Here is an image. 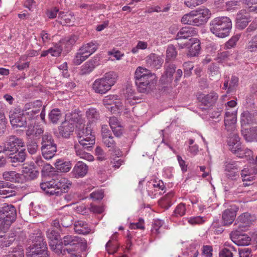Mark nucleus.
<instances>
[{
	"mask_svg": "<svg viewBox=\"0 0 257 257\" xmlns=\"http://www.w3.org/2000/svg\"><path fill=\"white\" fill-rule=\"evenodd\" d=\"M135 83L139 92L148 93L155 88L157 81L154 73L142 67H138L135 73Z\"/></svg>",
	"mask_w": 257,
	"mask_h": 257,
	"instance_id": "obj_1",
	"label": "nucleus"
},
{
	"mask_svg": "<svg viewBox=\"0 0 257 257\" xmlns=\"http://www.w3.org/2000/svg\"><path fill=\"white\" fill-rule=\"evenodd\" d=\"M72 185L70 181L65 178L52 179L49 181L42 182L40 187L46 194L53 195L59 194V192L67 193Z\"/></svg>",
	"mask_w": 257,
	"mask_h": 257,
	"instance_id": "obj_2",
	"label": "nucleus"
},
{
	"mask_svg": "<svg viewBox=\"0 0 257 257\" xmlns=\"http://www.w3.org/2000/svg\"><path fill=\"white\" fill-rule=\"evenodd\" d=\"M76 125L77 136L79 138V143L82 148L87 150H90L95 144V137L94 133L88 125L85 127L84 120L81 118L78 119Z\"/></svg>",
	"mask_w": 257,
	"mask_h": 257,
	"instance_id": "obj_3",
	"label": "nucleus"
},
{
	"mask_svg": "<svg viewBox=\"0 0 257 257\" xmlns=\"http://www.w3.org/2000/svg\"><path fill=\"white\" fill-rule=\"evenodd\" d=\"M232 22L227 17H218L212 19L209 24L210 32L216 37L223 38L229 35Z\"/></svg>",
	"mask_w": 257,
	"mask_h": 257,
	"instance_id": "obj_4",
	"label": "nucleus"
},
{
	"mask_svg": "<svg viewBox=\"0 0 257 257\" xmlns=\"http://www.w3.org/2000/svg\"><path fill=\"white\" fill-rule=\"evenodd\" d=\"M117 79V74L113 71L106 73L102 78L97 79L92 85L95 92L104 94L111 89Z\"/></svg>",
	"mask_w": 257,
	"mask_h": 257,
	"instance_id": "obj_5",
	"label": "nucleus"
},
{
	"mask_svg": "<svg viewBox=\"0 0 257 257\" xmlns=\"http://www.w3.org/2000/svg\"><path fill=\"white\" fill-rule=\"evenodd\" d=\"M17 217V211L13 205H6L0 210V231H6Z\"/></svg>",
	"mask_w": 257,
	"mask_h": 257,
	"instance_id": "obj_6",
	"label": "nucleus"
},
{
	"mask_svg": "<svg viewBox=\"0 0 257 257\" xmlns=\"http://www.w3.org/2000/svg\"><path fill=\"white\" fill-rule=\"evenodd\" d=\"M66 248L68 253L84 250L87 247L86 240L79 237L72 235H66L61 242Z\"/></svg>",
	"mask_w": 257,
	"mask_h": 257,
	"instance_id": "obj_7",
	"label": "nucleus"
},
{
	"mask_svg": "<svg viewBox=\"0 0 257 257\" xmlns=\"http://www.w3.org/2000/svg\"><path fill=\"white\" fill-rule=\"evenodd\" d=\"M42 106L43 102L40 100L30 101L25 104L23 111L29 119H34L39 115Z\"/></svg>",
	"mask_w": 257,
	"mask_h": 257,
	"instance_id": "obj_8",
	"label": "nucleus"
},
{
	"mask_svg": "<svg viewBox=\"0 0 257 257\" xmlns=\"http://www.w3.org/2000/svg\"><path fill=\"white\" fill-rule=\"evenodd\" d=\"M24 111L20 108H16L10 111L9 117L13 127H26L27 118Z\"/></svg>",
	"mask_w": 257,
	"mask_h": 257,
	"instance_id": "obj_9",
	"label": "nucleus"
},
{
	"mask_svg": "<svg viewBox=\"0 0 257 257\" xmlns=\"http://www.w3.org/2000/svg\"><path fill=\"white\" fill-rule=\"evenodd\" d=\"M256 219L255 216L248 212H245L237 217L234 225L236 226V229L241 231H245Z\"/></svg>",
	"mask_w": 257,
	"mask_h": 257,
	"instance_id": "obj_10",
	"label": "nucleus"
},
{
	"mask_svg": "<svg viewBox=\"0 0 257 257\" xmlns=\"http://www.w3.org/2000/svg\"><path fill=\"white\" fill-rule=\"evenodd\" d=\"M193 26H200L206 23L211 15L210 11L208 9H199L192 11Z\"/></svg>",
	"mask_w": 257,
	"mask_h": 257,
	"instance_id": "obj_11",
	"label": "nucleus"
},
{
	"mask_svg": "<svg viewBox=\"0 0 257 257\" xmlns=\"http://www.w3.org/2000/svg\"><path fill=\"white\" fill-rule=\"evenodd\" d=\"M224 166L225 174L228 179L235 180L239 177L240 168L236 162L226 161Z\"/></svg>",
	"mask_w": 257,
	"mask_h": 257,
	"instance_id": "obj_12",
	"label": "nucleus"
},
{
	"mask_svg": "<svg viewBox=\"0 0 257 257\" xmlns=\"http://www.w3.org/2000/svg\"><path fill=\"white\" fill-rule=\"evenodd\" d=\"M25 147V143L22 139L15 136H10L5 144V149L7 151L13 153L18 151L20 148Z\"/></svg>",
	"mask_w": 257,
	"mask_h": 257,
	"instance_id": "obj_13",
	"label": "nucleus"
},
{
	"mask_svg": "<svg viewBox=\"0 0 257 257\" xmlns=\"http://www.w3.org/2000/svg\"><path fill=\"white\" fill-rule=\"evenodd\" d=\"M241 230L236 229L230 233L232 240L237 245L240 246L248 245L251 241V238L247 234H240Z\"/></svg>",
	"mask_w": 257,
	"mask_h": 257,
	"instance_id": "obj_14",
	"label": "nucleus"
},
{
	"mask_svg": "<svg viewBox=\"0 0 257 257\" xmlns=\"http://www.w3.org/2000/svg\"><path fill=\"white\" fill-rule=\"evenodd\" d=\"M27 154L25 149H22L20 151H17L11 153L8 157L10 162L13 163L14 166H17L20 163H23L26 158Z\"/></svg>",
	"mask_w": 257,
	"mask_h": 257,
	"instance_id": "obj_15",
	"label": "nucleus"
},
{
	"mask_svg": "<svg viewBox=\"0 0 257 257\" xmlns=\"http://www.w3.org/2000/svg\"><path fill=\"white\" fill-rule=\"evenodd\" d=\"M241 133L248 142H257V126H249L241 128Z\"/></svg>",
	"mask_w": 257,
	"mask_h": 257,
	"instance_id": "obj_16",
	"label": "nucleus"
},
{
	"mask_svg": "<svg viewBox=\"0 0 257 257\" xmlns=\"http://www.w3.org/2000/svg\"><path fill=\"white\" fill-rule=\"evenodd\" d=\"M218 97V96L216 93L211 92L207 94H199L198 97V99L203 105L207 107H210L216 102Z\"/></svg>",
	"mask_w": 257,
	"mask_h": 257,
	"instance_id": "obj_17",
	"label": "nucleus"
},
{
	"mask_svg": "<svg viewBox=\"0 0 257 257\" xmlns=\"http://www.w3.org/2000/svg\"><path fill=\"white\" fill-rule=\"evenodd\" d=\"M249 14L245 10L239 11L236 17V24L237 28L243 29L245 28L250 21Z\"/></svg>",
	"mask_w": 257,
	"mask_h": 257,
	"instance_id": "obj_18",
	"label": "nucleus"
},
{
	"mask_svg": "<svg viewBox=\"0 0 257 257\" xmlns=\"http://www.w3.org/2000/svg\"><path fill=\"white\" fill-rule=\"evenodd\" d=\"M254 123H256L255 113L250 112L248 111H244L241 114V128L252 126Z\"/></svg>",
	"mask_w": 257,
	"mask_h": 257,
	"instance_id": "obj_19",
	"label": "nucleus"
},
{
	"mask_svg": "<svg viewBox=\"0 0 257 257\" xmlns=\"http://www.w3.org/2000/svg\"><path fill=\"white\" fill-rule=\"evenodd\" d=\"M88 166L81 161H78L74 166L71 174L76 178H82L85 176L88 172Z\"/></svg>",
	"mask_w": 257,
	"mask_h": 257,
	"instance_id": "obj_20",
	"label": "nucleus"
},
{
	"mask_svg": "<svg viewBox=\"0 0 257 257\" xmlns=\"http://www.w3.org/2000/svg\"><path fill=\"white\" fill-rule=\"evenodd\" d=\"M228 145L229 149L233 153H236L241 151L240 138L237 134H233L228 136Z\"/></svg>",
	"mask_w": 257,
	"mask_h": 257,
	"instance_id": "obj_21",
	"label": "nucleus"
},
{
	"mask_svg": "<svg viewBox=\"0 0 257 257\" xmlns=\"http://www.w3.org/2000/svg\"><path fill=\"white\" fill-rule=\"evenodd\" d=\"M148 67L155 69H159L163 63V60L158 55L152 53L145 59Z\"/></svg>",
	"mask_w": 257,
	"mask_h": 257,
	"instance_id": "obj_22",
	"label": "nucleus"
},
{
	"mask_svg": "<svg viewBox=\"0 0 257 257\" xmlns=\"http://www.w3.org/2000/svg\"><path fill=\"white\" fill-rule=\"evenodd\" d=\"M165 71L162 76L160 81L164 84L170 83L172 82L174 73L176 70V66L174 64H168L165 65Z\"/></svg>",
	"mask_w": 257,
	"mask_h": 257,
	"instance_id": "obj_23",
	"label": "nucleus"
},
{
	"mask_svg": "<svg viewBox=\"0 0 257 257\" xmlns=\"http://www.w3.org/2000/svg\"><path fill=\"white\" fill-rule=\"evenodd\" d=\"M190 46L188 47L187 53L188 57H196L199 54L201 50L200 42L198 39H190Z\"/></svg>",
	"mask_w": 257,
	"mask_h": 257,
	"instance_id": "obj_24",
	"label": "nucleus"
},
{
	"mask_svg": "<svg viewBox=\"0 0 257 257\" xmlns=\"http://www.w3.org/2000/svg\"><path fill=\"white\" fill-rule=\"evenodd\" d=\"M3 177L6 180L14 183H22L23 175L15 171H6L3 173Z\"/></svg>",
	"mask_w": 257,
	"mask_h": 257,
	"instance_id": "obj_25",
	"label": "nucleus"
},
{
	"mask_svg": "<svg viewBox=\"0 0 257 257\" xmlns=\"http://www.w3.org/2000/svg\"><path fill=\"white\" fill-rule=\"evenodd\" d=\"M197 34L195 29L191 27H185L181 28L176 36V39H186L192 37Z\"/></svg>",
	"mask_w": 257,
	"mask_h": 257,
	"instance_id": "obj_26",
	"label": "nucleus"
},
{
	"mask_svg": "<svg viewBox=\"0 0 257 257\" xmlns=\"http://www.w3.org/2000/svg\"><path fill=\"white\" fill-rule=\"evenodd\" d=\"M236 211L234 208L225 209L222 215V220L224 225L231 224L235 219Z\"/></svg>",
	"mask_w": 257,
	"mask_h": 257,
	"instance_id": "obj_27",
	"label": "nucleus"
},
{
	"mask_svg": "<svg viewBox=\"0 0 257 257\" xmlns=\"http://www.w3.org/2000/svg\"><path fill=\"white\" fill-rule=\"evenodd\" d=\"M59 131L63 137L68 138L74 131V125L71 123L65 121L59 126Z\"/></svg>",
	"mask_w": 257,
	"mask_h": 257,
	"instance_id": "obj_28",
	"label": "nucleus"
},
{
	"mask_svg": "<svg viewBox=\"0 0 257 257\" xmlns=\"http://www.w3.org/2000/svg\"><path fill=\"white\" fill-rule=\"evenodd\" d=\"M75 231L81 234H87L90 233L91 229L87 223L81 220L75 221L74 224Z\"/></svg>",
	"mask_w": 257,
	"mask_h": 257,
	"instance_id": "obj_29",
	"label": "nucleus"
},
{
	"mask_svg": "<svg viewBox=\"0 0 257 257\" xmlns=\"http://www.w3.org/2000/svg\"><path fill=\"white\" fill-rule=\"evenodd\" d=\"M41 151L45 159L47 160L51 159L55 155L57 152V145L41 147Z\"/></svg>",
	"mask_w": 257,
	"mask_h": 257,
	"instance_id": "obj_30",
	"label": "nucleus"
},
{
	"mask_svg": "<svg viewBox=\"0 0 257 257\" xmlns=\"http://www.w3.org/2000/svg\"><path fill=\"white\" fill-rule=\"evenodd\" d=\"M38 246L41 248L42 250H44L45 248H47V244L46 242L44 241V238L40 235L35 237L33 240V244L31 248V252H38Z\"/></svg>",
	"mask_w": 257,
	"mask_h": 257,
	"instance_id": "obj_31",
	"label": "nucleus"
},
{
	"mask_svg": "<svg viewBox=\"0 0 257 257\" xmlns=\"http://www.w3.org/2000/svg\"><path fill=\"white\" fill-rule=\"evenodd\" d=\"M74 149L76 155L79 156L81 158L84 159L88 161H92L93 160V156L89 153H86L84 151L85 149L82 148L81 145H80L78 144H75L74 145Z\"/></svg>",
	"mask_w": 257,
	"mask_h": 257,
	"instance_id": "obj_32",
	"label": "nucleus"
},
{
	"mask_svg": "<svg viewBox=\"0 0 257 257\" xmlns=\"http://www.w3.org/2000/svg\"><path fill=\"white\" fill-rule=\"evenodd\" d=\"M98 49V44L96 42H91L83 45L80 49L79 51L82 52L89 56L93 54Z\"/></svg>",
	"mask_w": 257,
	"mask_h": 257,
	"instance_id": "obj_33",
	"label": "nucleus"
},
{
	"mask_svg": "<svg viewBox=\"0 0 257 257\" xmlns=\"http://www.w3.org/2000/svg\"><path fill=\"white\" fill-rule=\"evenodd\" d=\"M17 190L16 186L8 183V185H6L5 189L0 190V194L5 196L4 197L5 198L12 197L16 195Z\"/></svg>",
	"mask_w": 257,
	"mask_h": 257,
	"instance_id": "obj_34",
	"label": "nucleus"
},
{
	"mask_svg": "<svg viewBox=\"0 0 257 257\" xmlns=\"http://www.w3.org/2000/svg\"><path fill=\"white\" fill-rule=\"evenodd\" d=\"M56 168L62 172H67L71 168V163L70 161H65L64 160L59 159L55 164Z\"/></svg>",
	"mask_w": 257,
	"mask_h": 257,
	"instance_id": "obj_35",
	"label": "nucleus"
},
{
	"mask_svg": "<svg viewBox=\"0 0 257 257\" xmlns=\"http://www.w3.org/2000/svg\"><path fill=\"white\" fill-rule=\"evenodd\" d=\"M86 116L89 121L93 122L99 119L100 113L96 108L90 107L86 111Z\"/></svg>",
	"mask_w": 257,
	"mask_h": 257,
	"instance_id": "obj_36",
	"label": "nucleus"
},
{
	"mask_svg": "<svg viewBox=\"0 0 257 257\" xmlns=\"http://www.w3.org/2000/svg\"><path fill=\"white\" fill-rule=\"evenodd\" d=\"M58 18L61 19L59 23L61 25H66L71 23L72 20L74 19V15L71 13H65L64 12H60L58 14Z\"/></svg>",
	"mask_w": 257,
	"mask_h": 257,
	"instance_id": "obj_37",
	"label": "nucleus"
},
{
	"mask_svg": "<svg viewBox=\"0 0 257 257\" xmlns=\"http://www.w3.org/2000/svg\"><path fill=\"white\" fill-rule=\"evenodd\" d=\"M208 71L211 79H218L220 77L219 68L216 64L212 63L209 65Z\"/></svg>",
	"mask_w": 257,
	"mask_h": 257,
	"instance_id": "obj_38",
	"label": "nucleus"
},
{
	"mask_svg": "<svg viewBox=\"0 0 257 257\" xmlns=\"http://www.w3.org/2000/svg\"><path fill=\"white\" fill-rule=\"evenodd\" d=\"M146 187H149V189H155L158 190H161L162 191L165 188L163 182L160 180L158 181L156 180H151L147 183Z\"/></svg>",
	"mask_w": 257,
	"mask_h": 257,
	"instance_id": "obj_39",
	"label": "nucleus"
},
{
	"mask_svg": "<svg viewBox=\"0 0 257 257\" xmlns=\"http://www.w3.org/2000/svg\"><path fill=\"white\" fill-rule=\"evenodd\" d=\"M61 116V110L58 108L53 109L49 113V119L53 123H57Z\"/></svg>",
	"mask_w": 257,
	"mask_h": 257,
	"instance_id": "obj_40",
	"label": "nucleus"
},
{
	"mask_svg": "<svg viewBox=\"0 0 257 257\" xmlns=\"http://www.w3.org/2000/svg\"><path fill=\"white\" fill-rule=\"evenodd\" d=\"M63 244L58 243L57 242H50L51 249L58 254H64L66 251V248L63 246Z\"/></svg>",
	"mask_w": 257,
	"mask_h": 257,
	"instance_id": "obj_41",
	"label": "nucleus"
},
{
	"mask_svg": "<svg viewBox=\"0 0 257 257\" xmlns=\"http://www.w3.org/2000/svg\"><path fill=\"white\" fill-rule=\"evenodd\" d=\"M95 67L94 62L93 60H89L86 62L81 67L80 74L86 75L90 73Z\"/></svg>",
	"mask_w": 257,
	"mask_h": 257,
	"instance_id": "obj_42",
	"label": "nucleus"
},
{
	"mask_svg": "<svg viewBox=\"0 0 257 257\" xmlns=\"http://www.w3.org/2000/svg\"><path fill=\"white\" fill-rule=\"evenodd\" d=\"M41 147L56 145L53 139L52 135L48 133H46L42 138Z\"/></svg>",
	"mask_w": 257,
	"mask_h": 257,
	"instance_id": "obj_43",
	"label": "nucleus"
},
{
	"mask_svg": "<svg viewBox=\"0 0 257 257\" xmlns=\"http://www.w3.org/2000/svg\"><path fill=\"white\" fill-rule=\"evenodd\" d=\"M177 54L175 47L173 45H169L166 51V60L174 59L176 57Z\"/></svg>",
	"mask_w": 257,
	"mask_h": 257,
	"instance_id": "obj_44",
	"label": "nucleus"
},
{
	"mask_svg": "<svg viewBox=\"0 0 257 257\" xmlns=\"http://www.w3.org/2000/svg\"><path fill=\"white\" fill-rule=\"evenodd\" d=\"M27 148L28 152L33 155L36 153L38 150V145L37 143L33 140H30L27 143Z\"/></svg>",
	"mask_w": 257,
	"mask_h": 257,
	"instance_id": "obj_45",
	"label": "nucleus"
},
{
	"mask_svg": "<svg viewBox=\"0 0 257 257\" xmlns=\"http://www.w3.org/2000/svg\"><path fill=\"white\" fill-rule=\"evenodd\" d=\"M238 85V78L236 76L232 75L229 81V87L227 90V93H230L235 90Z\"/></svg>",
	"mask_w": 257,
	"mask_h": 257,
	"instance_id": "obj_46",
	"label": "nucleus"
},
{
	"mask_svg": "<svg viewBox=\"0 0 257 257\" xmlns=\"http://www.w3.org/2000/svg\"><path fill=\"white\" fill-rule=\"evenodd\" d=\"M61 222V224L63 227L67 228L71 226L72 223V217L69 215H64L63 216L58 217Z\"/></svg>",
	"mask_w": 257,
	"mask_h": 257,
	"instance_id": "obj_47",
	"label": "nucleus"
},
{
	"mask_svg": "<svg viewBox=\"0 0 257 257\" xmlns=\"http://www.w3.org/2000/svg\"><path fill=\"white\" fill-rule=\"evenodd\" d=\"M240 35L238 34L233 36L225 44L226 49H231L236 46L237 42L239 40Z\"/></svg>",
	"mask_w": 257,
	"mask_h": 257,
	"instance_id": "obj_48",
	"label": "nucleus"
},
{
	"mask_svg": "<svg viewBox=\"0 0 257 257\" xmlns=\"http://www.w3.org/2000/svg\"><path fill=\"white\" fill-rule=\"evenodd\" d=\"M224 121L226 123L236 122V111H226Z\"/></svg>",
	"mask_w": 257,
	"mask_h": 257,
	"instance_id": "obj_49",
	"label": "nucleus"
},
{
	"mask_svg": "<svg viewBox=\"0 0 257 257\" xmlns=\"http://www.w3.org/2000/svg\"><path fill=\"white\" fill-rule=\"evenodd\" d=\"M207 0H184V5L190 9H193L194 8L198 6Z\"/></svg>",
	"mask_w": 257,
	"mask_h": 257,
	"instance_id": "obj_50",
	"label": "nucleus"
},
{
	"mask_svg": "<svg viewBox=\"0 0 257 257\" xmlns=\"http://www.w3.org/2000/svg\"><path fill=\"white\" fill-rule=\"evenodd\" d=\"M89 55H86L83 53L82 52H80L77 53L75 57L73 59V63L75 65H80L82 62L85 61L88 57Z\"/></svg>",
	"mask_w": 257,
	"mask_h": 257,
	"instance_id": "obj_51",
	"label": "nucleus"
},
{
	"mask_svg": "<svg viewBox=\"0 0 257 257\" xmlns=\"http://www.w3.org/2000/svg\"><path fill=\"white\" fill-rule=\"evenodd\" d=\"M246 48L250 52L257 51V34L248 42Z\"/></svg>",
	"mask_w": 257,
	"mask_h": 257,
	"instance_id": "obj_52",
	"label": "nucleus"
},
{
	"mask_svg": "<svg viewBox=\"0 0 257 257\" xmlns=\"http://www.w3.org/2000/svg\"><path fill=\"white\" fill-rule=\"evenodd\" d=\"M184 72V77H189L191 74V71L194 66L191 62H186L183 64Z\"/></svg>",
	"mask_w": 257,
	"mask_h": 257,
	"instance_id": "obj_53",
	"label": "nucleus"
},
{
	"mask_svg": "<svg viewBox=\"0 0 257 257\" xmlns=\"http://www.w3.org/2000/svg\"><path fill=\"white\" fill-rule=\"evenodd\" d=\"M102 142L108 148L114 149V147H115V142L114 141L112 135L102 138Z\"/></svg>",
	"mask_w": 257,
	"mask_h": 257,
	"instance_id": "obj_54",
	"label": "nucleus"
},
{
	"mask_svg": "<svg viewBox=\"0 0 257 257\" xmlns=\"http://www.w3.org/2000/svg\"><path fill=\"white\" fill-rule=\"evenodd\" d=\"M193 13L191 11L189 13L184 15L181 19V23L183 24L193 26L192 15H193Z\"/></svg>",
	"mask_w": 257,
	"mask_h": 257,
	"instance_id": "obj_55",
	"label": "nucleus"
},
{
	"mask_svg": "<svg viewBox=\"0 0 257 257\" xmlns=\"http://www.w3.org/2000/svg\"><path fill=\"white\" fill-rule=\"evenodd\" d=\"M164 222L160 220L157 219L155 220L153 223V228L152 229V232L153 233H156L157 234H159L161 232L159 231L160 228L163 225Z\"/></svg>",
	"mask_w": 257,
	"mask_h": 257,
	"instance_id": "obj_56",
	"label": "nucleus"
},
{
	"mask_svg": "<svg viewBox=\"0 0 257 257\" xmlns=\"http://www.w3.org/2000/svg\"><path fill=\"white\" fill-rule=\"evenodd\" d=\"M234 248L231 247L229 248H223L219 252V257H233V251Z\"/></svg>",
	"mask_w": 257,
	"mask_h": 257,
	"instance_id": "obj_57",
	"label": "nucleus"
},
{
	"mask_svg": "<svg viewBox=\"0 0 257 257\" xmlns=\"http://www.w3.org/2000/svg\"><path fill=\"white\" fill-rule=\"evenodd\" d=\"M47 236L51 240L50 242H55L60 238L59 233L54 230H48L47 231Z\"/></svg>",
	"mask_w": 257,
	"mask_h": 257,
	"instance_id": "obj_58",
	"label": "nucleus"
},
{
	"mask_svg": "<svg viewBox=\"0 0 257 257\" xmlns=\"http://www.w3.org/2000/svg\"><path fill=\"white\" fill-rule=\"evenodd\" d=\"M95 155L97 156V160L98 161H102L106 159L105 153L99 146H97L95 149Z\"/></svg>",
	"mask_w": 257,
	"mask_h": 257,
	"instance_id": "obj_59",
	"label": "nucleus"
},
{
	"mask_svg": "<svg viewBox=\"0 0 257 257\" xmlns=\"http://www.w3.org/2000/svg\"><path fill=\"white\" fill-rule=\"evenodd\" d=\"M229 56V53L228 51H224L217 54L216 60L219 63H223L227 60Z\"/></svg>",
	"mask_w": 257,
	"mask_h": 257,
	"instance_id": "obj_60",
	"label": "nucleus"
},
{
	"mask_svg": "<svg viewBox=\"0 0 257 257\" xmlns=\"http://www.w3.org/2000/svg\"><path fill=\"white\" fill-rule=\"evenodd\" d=\"M39 248L38 252H31V254H29L31 255L32 257H48L47 248H45L44 250H42L41 248Z\"/></svg>",
	"mask_w": 257,
	"mask_h": 257,
	"instance_id": "obj_61",
	"label": "nucleus"
},
{
	"mask_svg": "<svg viewBox=\"0 0 257 257\" xmlns=\"http://www.w3.org/2000/svg\"><path fill=\"white\" fill-rule=\"evenodd\" d=\"M244 3L250 11L257 13V0H244Z\"/></svg>",
	"mask_w": 257,
	"mask_h": 257,
	"instance_id": "obj_62",
	"label": "nucleus"
},
{
	"mask_svg": "<svg viewBox=\"0 0 257 257\" xmlns=\"http://www.w3.org/2000/svg\"><path fill=\"white\" fill-rule=\"evenodd\" d=\"M50 49V53L52 56L58 57L61 54L62 48L61 46L57 45Z\"/></svg>",
	"mask_w": 257,
	"mask_h": 257,
	"instance_id": "obj_63",
	"label": "nucleus"
},
{
	"mask_svg": "<svg viewBox=\"0 0 257 257\" xmlns=\"http://www.w3.org/2000/svg\"><path fill=\"white\" fill-rule=\"evenodd\" d=\"M239 257H251V249L248 247L240 248L238 250Z\"/></svg>",
	"mask_w": 257,
	"mask_h": 257,
	"instance_id": "obj_64",
	"label": "nucleus"
}]
</instances>
